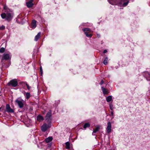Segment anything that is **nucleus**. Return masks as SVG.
<instances>
[{
	"label": "nucleus",
	"mask_w": 150,
	"mask_h": 150,
	"mask_svg": "<svg viewBox=\"0 0 150 150\" xmlns=\"http://www.w3.org/2000/svg\"><path fill=\"white\" fill-rule=\"evenodd\" d=\"M5 49L3 47H1L0 49V53H3L5 51Z\"/></svg>",
	"instance_id": "b1692460"
},
{
	"label": "nucleus",
	"mask_w": 150,
	"mask_h": 150,
	"mask_svg": "<svg viewBox=\"0 0 150 150\" xmlns=\"http://www.w3.org/2000/svg\"><path fill=\"white\" fill-rule=\"evenodd\" d=\"M44 119L43 117L40 115H39L37 117V120H38L39 121H41L43 120Z\"/></svg>",
	"instance_id": "dca6fc26"
},
{
	"label": "nucleus",
	"mask_w": 150,
	"mask_h": 150,
	"mask_svg": "<svg viewBox=\"0 0 150 150\" xmlns=\"http://www.w3.org/2000/svg\"><path fill=\"white\" fill-rule=\"evenodd\" d=\"M5 28V27L4 25H2L1 26H0V30H4Z\"/></svg>",
	"instance_id": "5701e85b"
},
{
	"label": "nucleus",
	"mask_w": 150,
	"mask_h": 150,
	"mask_svg": "<svg viewBox=\"0 0 150 150\" xmlns=\"http://www.w3.org/2000/svg\"><path fill=\"white\" fill-rule=\"evenodd\" d=\"M112 96H108L106 98V100L107 102H110L112 100Z\"/></svg>",
	"instance_id": "a211bd4d"
},
{
	"label": "nucleus",
	"mask_w": 150,
	"mask_h": 150,
	"mask_svg": "<svg viewBox=\"0 0 150 150\" xmlns=\"http://www.w3.org/2000/svg\"><path fill=\"white\" fill-rule=\"evenodd\" d=\"M111 115H112V116H113V114H114V113H113V111H111Z\"/></svg>",
	"instance_id": "2f4dec72"
},
{
	"label": "nucleus",
	"mask_w": 150,
	"mask_h": 150,
	"mask_svg": "<svg viewBox=\"0 0 150 150\" xmlns=\"http://www.w3.org/2000/svg\"><path fill=\"white\" fill-rule=\"evenodd\" d=\"M11 58L10 55L9 53H4L2 56L1 58L2 60H8Z\"/></svg>",
	"instance_id": "0eeeda50"
},
{
	"label": "nucleus",
	"mask_w": 150,
	"mask_h": 150,
	"mask_svg": "<svg viewBox=\"0 0 150 150\" xmlns=\"http://www.w3.org/2000/svg\"><path fill=\"white\" fill-rule=\"evenodd\" d=\"M51 127V122H49L48 125L46 123H44L41 127V130L42 131L45 132Z\"/></svg>",
	"instance_id": "20e7f679"
},
{
	"label": "nucleus",
	"mask_w": 150,
	"mask_h": 150,
	"mask_svg": "<svg viewBox=\"0 0 150 150\" xmlns=\"http://www.w3.org/2000/svg\"><path fill=\"white\" fill-rule=\"evenodd\" d=\"M16 103L17 104L20 108L23 107L24 101L22 99H17L15 100Z\"/></svg>",
	"instance_id": "f03ea898"
},
{
	"label": "nucleus",
	"mask_w": 150,
	"mask_h": 150,
	"mask_svg": "<svg viewBox=\"0 0 150 150\" xmlns=\"http://www.w3.org/2000/svg\"><path fill=\"white\" fill-rule=\"evenodd\" d=\"M33 0H30V1H33Z\"/></svg>",
	"instance_id": "473e14b6"
},
{
	"label": "nucleus",
	"mask_w": 150,
	"mask_h": 150,
	"mask_svg": "<svg viewBox=\"0 0 150 150\" xmlns=\"http://www.w3.org/2000/svg\"><path fill=\"white\" fill-rule=\"evenodd\" d=\"M26 85L27 86L28 89V90H29L30 88V87L27 84H26Z\"/></svg>",
	"instance_id": "bb28decb"
},
{
	"label": "nucleus",
	"mask_w": 150,
	"mask_h": 150,
	"mask_svg": "<svg viewBox=\"0 0 150 150\" xmlns=\"http://www.w3.org/2000/svg\"><path fill=\"white\" fill-rule=\"evenodd\" d=\"M121 3H123L122 6L123 7H125L127 5L128 3V1L126 0H121Z\"/></svg>",
	"instance_id": "ddd939ff"
},
{
	"label": "nucleus",
	"mask_w": 150,
	"mask_h": 150,
	"mask_svg": "<svg viewBox=\"0 0 150 150\" xmlns=\"http://www.w3.org/2000/svg\"><path fill=\"white\" fill-rule=\"evenodd\" d=\"M8 84L9 86L11 85L12 87H15L17 85L18 82L16 79H13L10 81Z\"/></svg>",
	"instance_id": "423d86ee"
},
{
	"label": "nucleus",
	"mask_w": 150,
	"mask_h": 150,
	"mask_svg": "<svg viewBox=\"0 0 150 150\" xmlns=\"http://www.w3.org/2000/svg\"><path fill=\"white\" fill-rule=\"evenodd\" d=\"M106 131L107 133H110L111 131V124L110 122H109L107 124V127L106 128Z\"/></svg>",
	"instance_id": "1a4fd4ad"
},
{
	"label": "nucleus",
	"mask_w": 150,
	"mask_h": 150,
	"mask_svg": "<svg viewBox=\"0 0 150 150\" xmlns=\"http://www.w3.org/2000/svg\"><path fill=\"white\" fill-rule=\"evenodd\" d=\"M107 52V51L106 50H105L103 51V53H105Z\"/></svg>",
	"instance_id": "7c9ffc66"
},
{
	"label": "nucleus",
	"mask_w": 150,
	"mask_h": 150,
	"mask_svg": "<svg viewBox=\"0 0 150 150\" xmlns=\"http://www.w3.org/2000/svg\"><path fill=\"white\" fill-rule=\"evenodd\" d=\"M51 144H47V147L49 148H50L51 147Z\"/></svg>",
	"instance_id": "cd10ccee"
},
{
	"label": "nucleus",
	"mask_w": 150,
	"mask_h": 150,
	"mask_svg": "<svg viewBox=\"0 0 150 150\" xmlns=\"http://www.w3.org/2000/svg\"><path fill=\"white\" fill-rule=\"evenodd\" d=\"M90 125L89 123H85V124H84V126H83V128L84 129H86L87 127H90Z\"/></svg>",
	"instance_id": "412c9836"
},
{
	"label": "nucleus",
	"mask_w": 150,
	"mask_h": 150,
	"mask_svg": "<svg viewBox=\"0 0 150 150\" xmlns=\"http://www.w3.org/2000/svg\"><path fill=\"white\" fill-rule=\"evenodd\" d=\"M40 74H41V75H42V72H43V71H42V67H40Z\"/></svg>",
	"instance_id": "a878e982"
},
{
	"label": "nucleus",
	"mask_w": 150,
	"mask_h": 150,
	"mask_svg": "<svg viewBox=\"0 0 150 150\" xmlns=\"http://www.w3.org/2000/svg\"><path fill=\"white\" fill-rule=\"evenodd\" d=\"M31 26L32 28H35L36 26V21L35 20H33L31 23Z\"/></svg>",
	"instance_id": "f8f14e48"
},
{
	"label": "nucleus",
	"mask_w": 150,
	"mask_h": 150,
	"mask_svg": "<svg viewBox=\"0 0 150 150\" xmlns=\"http://www.w3.org/2000/svg\"><path fill=\"white\" fill-rule=\"evenodd\" d=\"M6 111L8 112L13 113L14 112L13 110L11 108L10 105L8 104L6 105Z\"/></svg>",
	"instance_id": "6e6552de"
},
{
	"label": "nucleus",
	"mask_w": 150,
	"mask_h": 150,
	"mask_svg": "<svg viewBox=\"0 0 150 150\" xmlns=\"http://www.w3.org/2000/svg\"><path fill=\"white\" fill-rule=\"evenodd\" d=\"M102 91L104 94H106L108 93V90L107 89L104 88L103 87H102Z\"/></svg>",
	"instance_id": "2eb2a0df"
},
{
	"label": "nucleus",
	"mask_w": 150,
	"mask_h": 150,
	"mask_svg": "<svg viewBox=\"0 0 150 150\" xmlns=\"http://www.w3.org/2000/svg\"><path fill=\"white\" fill-rule=\"evenodd\" d=\"M103 63L105 65H107L108 64V58L106 57L103 62Z\"/></svg>",
	"instance_id": "4be33fe9"
},
{
	"label": "nucleus",
	"mask_w": 150,
	"mask_h": 150,
	"mask_svg": "<svg viewBox=\"0 0 150 150\" xmlns=\"http://www.w3.org/2000/svg\"><path fill=\"white\" fill-rule=\"evenodd\" d=\"M96 35H97V36L98 37V38H99L100 37V35L99 34H96Z\"/></svg>",
	"instance_id": "c756f323"
},
{
	"label": "nucleus",
	"mask_w": 150,
	"mask_h": 150,
	"mask_svg": "<svg viewBox=\"0 0 150 150\" xmlns=\"http://www.w3.org/2000/svg\"><path fill=\"white\" fill-rule=\"evenodd\" d=\"M109 106L110 109L112 110H113V105L112 104H110L109 105Z\"/></svg>",
	"instance_id": "393cba45"
},
{
	"label": "nucleus",
	"mask_w": 150,
	"mask_h": 150,
	"mask_svg": "<svg viewBox=\"0 0 150 150\" xmlns=\"http://www.w3.org/2000/svg\"><path fill=\"white\" fill-rule=\"evenodd\" d=\"M103 82H104V81H103V80H102L101 81V82H100V85H101L103 83Z\"/></svg>",
	"instance_id": "c85d7f7f"
},
{
	"label": "nucleus",
	"mask_w": 150,
	"mask_h": 150,
	"mask_svg": "<svg viewBox=\"0 0 150 150\" xmlns=\"http://www.w3.org/2000/svg\"><path fill=\"white\" fill-rule=\"evenodd\" d=\"M66 148L67 149H69L70 148V143L69 142H68L66 143H65Z\"/></svg>",
	"instance_id": "aec40b11"
},
{
	"label": "nucleus",
	"mask_w": 150,
	"mask_h": 150,
	"mask_svg": "<svg viewBox=\"0 0 150 150\" xmlns=\"http://www.w3.org/2000/svg\"><path fill=\"white\" fill-rule=\"evenodd\" d=\"M41 35L40 32H39L38 34L36 35L35 38V41H37Z\"/></svg>",
	"instance_id": "4468645a"
},
{
	"label": "nucleus",
	"mask_w": 150,
	"mask_h": 150,
	"mask_svg": "<svg viewBox=\"0 0 150 150\" xmlns=\"http://www.w3.org/2000/svg\"><path fill=\"white\" fill-rule=\"evenodd\" d=\"M1 108H0V110H1Z\"/></svg>",
	"instance_id": "72a5a7b5"
},
{
	"label": "nucleus",
	"mask_w": 150,
	"mask_h": 150,
	"mask_svg": "<svg viewBox=\"0 0 150 150\" xmlns=\"http://www.w3.org/2000/svg\"><path fill=\"white\" fill-rule=\"evenodd\" d=\"M27 6L29 8L32 7L33 5V1H29L26 2Z\"/></svg>",
	"instance_id": "9b49d317"
},
{
	"label": "nucleus",
	"mask_w": 150,
	"mask_h": 150,
	"mask_svg": "<svg viewBox=\"0 0 150 150\" xmlns=\"http://www.w3.org/2000/svg\"><path fill=\"white\" fill-rule=\"evenodd\" d=\"M25 97L27 99H28L30 97V93L28 92L25 93V94H24Z\"/></svg>",
	"instance_id": "f3484780"
},
{
	"label": "nucleus",
	"mask_w": 150,
	"mask_h": 150,
	"mask_svg": "<svg viewBox=\"0 0 150 150\" xmlns=\"http://www.w3.org/2000/svg\"><path fill=\"white\" fill-rule=\"evenodd\" d=\"M53 140V138L52 137H49L46 138L44 141L46 143H49L51 142Z\"/></svg>",
	"instance_id": "9d476101"
},
{
	"label": "nucleus",
	"mask_w": 150,
	"mask_h": 150,
	"mask_svg": "<svg viewBox=\"0 0 150 150\" xmlns=\"http://www.w3.org/2000/svg\"><path fill=\"white\" fill-rule=\"evenodd\" d=\"M3 9L5 13L1 14V18L8 22L10 21L13 18V14L12 11L6 4L4 5Z\"/></svg>",
	"instance_id": "f257e3e1"
},
{
	"label": "nucleus",
	"mask_w": 150,
	"mask_h": 150,
	"mask_svg": "<svg viewBox=\"0 0 150 150\" xmlns=\"http://www.w3.org/2000/svg\"><path fill=\"white\" fill-rule=\"evenodd\" d=\"M82 30L84 32L85 34L87 37L91 38L92 36V34H89V33L92 32V31L89 28H85L82 29Z\"/></svg>",
	"instance_id": "7ed1b4c3"
},
{
	"label": "nucleus",
	"mask_w": 150,
	"mask_h": 150,
	"mask_svg": "<svg viewBox=\"0 0 150 150\" xmlns=\"http://www.w3.org/2000/svg\"><path fill=\"white\" fill-rule=\"evenodd\" d=\"M99 127H97L96 128L93 130L92 134L93 135H94V133H96L98 131V130L99 129Z\"/></svg>",
	"instance_id": "6ab92c4d"
},
{
	"label": "nucleus",
	"mask_w": 150,
	"mask_h": 150,
	"mask_svg": "<svg viewBox=\"0 0 150 150\" xmlns=\"http://www.w3.org/2000/svg\"><path fill=\"white\" fill-rule=\"evenodd\" d=\"M52 116V113L51 111H50L47 114L46 116V120L47 121V122H51V121L52 119V118L51 117Z\"/></svg>",
	"instance_id": "39448f33"
}]
</instances>
